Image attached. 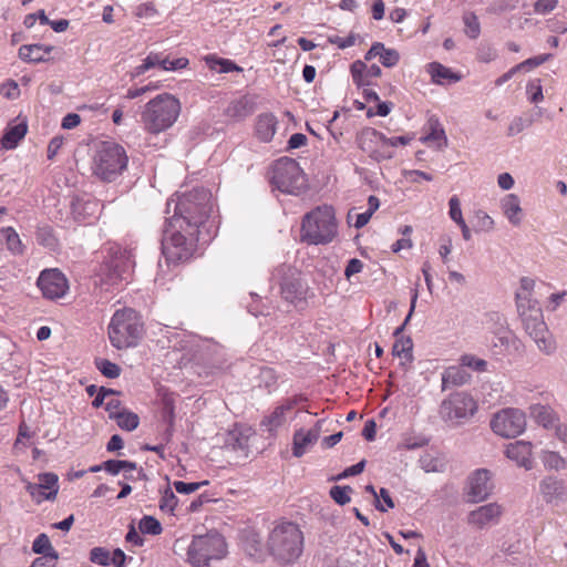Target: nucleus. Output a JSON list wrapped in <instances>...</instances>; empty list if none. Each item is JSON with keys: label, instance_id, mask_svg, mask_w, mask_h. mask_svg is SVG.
Masks as SVG:
<instances>
[{"label": "nucleus", "instance_id": "nucleus-1", "mask_svg": "<svg viewBox=\"0 0 567 567\" xmlns=\"http://www.w3.org/2000/svg\"><path fill=\"white\" fill-rule=\"evenodd\" d=\"M173 206V216L167 218L162 237V251L168 262L188 260L200 240L202 228L213 209L212 194L204 187H195L177 198L167 200L166 213Z\"/></svg>", "mask_w": 567, "mask_h": 567}, {"label": "nucleus", "instance_id": "nucleus-2", "mask_svg": "<svg viewBox=\"0 0 567 567\" xmlns=\"http://www.w3.org/2000/svg\"><path fill=\"white\" fill-rule=\"evenodd\" d=\"M267 548L279 564H293L303 551V534L297 524L281 522L269 533Z\"/></svg>", "mask_w": 567, "mask_h": 567}, {"label": "nucleus", "instance_id": "nucleus-3", "mask_svg": "<svg viewBox=\"0 0 567 567\" xmlns=\"http://www.w3.org/2000/svg\"><path fill=\"white\" fill-rule=\"evenodd\" d=\"M301 241L308 245H327L338 234V224L332 206H318L307 213L301 221Z\"/></svg>", "mask_w": 567, "mask_h": 567}, {"label": "nucleus", "instance_id": "nucleus-4", "mask_svg": "<svg viewBox=\"0 0 567 567\" xmlns=\"http://www.w3.org/2000/svg\"><path fill=\"white\" fill-rule=\"evenodd\" d=\"M179 113V100L169 93H162L145 104L141 118L145 128L156 134L173 126Z\"/></svg>", "mask_w": 567, "mask_h": 567}, {"label": "nucleus", "instance_id": "nucleus-5", "mask_svg": "<svg viewBox=\"0 0 567 567\" xmlns=\"http://www.w3.org/2000/svg\"><path fill=\"white\" fill-rule=\"evenodd\" d=\"M111 344L118 349L137 346L143 334V323L137 312L130 308L118 309L111 318L107 328Z\"/></svg>", "mask_w": 567, "mask_h": 567}, {"label": "nucleus", "instance_id": "nucleus-6", "mask_svg": "<svg viewBox=\"0 0 567 567\" xmlns=\"http://www.w3.org/2000/svg\"><path fill=\"white\" fill-rule=\"evenodd\" d=\"M128 156L125 148L113 142H102L93 158V172L104 182H113L127 168Z\"/></svg>", "mask_w": 567, "mask_h": 567}, {"label": "nucleus", "instance_id": "nucleus-7", "mask_svg": "<svg viewBox=\"0 0 567 567\" xmlns=\"http://www.w3.org/2000/svg\"><path fill=\"white\" fill-rule=\"evenodd\" d=\"M134 266L132 250L114 245L109 248L107 257L101 265L97 276L101 284L115 286L130 278Z\"/></svg>", "mask_w": 567, "mask_h": 567}, {"label": "nucleus", "instance_id": "nucleus-8", "mask_svg": "<svg viewBox=\"0 0 567 567\" xmlns=\"http://www.w3.org/2000/svg\"><path fill=\"white\" fill-rule=\"evenodd\" d=\"M270 183L281 193L291 195H298L307 188V178L299 163L286 156L274 163Z\"/></svg>", "mask_w": 567, "mask_h": 567}, {"label": "nucleus", "instance_id": "nucleus-9", "mask_svg": "<svg viewBox=\"0 0 567 567\" xmlns=\"http://www.w3.org/2000/svg\"><path fill=\"white\" fill-rule=\"evenodd\" d=\"M226 553L225 538L217 532H210L194 536L187 549V560L195 567H203L212 559H221Z\"/></svg>", "mask_w": 567, "mask_h": 567}, {"label": "nucleus", "instance_id": "nucleus-10", "mask_svg": "<svg viewBox=\"0 0 567 567\" xmlns=\"http://www.w3.org/2000/svg\"><path fill=\"white\" fill-rule=\"evenodd\" d=\"M477 402L464 391L451 393L441 402L439 414L442 421L451 425H461L477 411Z\"/></svg>", "mask_w": 567, "mask_h": 567}, {"label": "nucleus", "instance_id": "nucleus-11", "mask_svg": "<svg viewBox=\"0 0 567 567\" xmlns=\"http://www.w3.org/2000/svg\"><path fill=\"white\" fill-rule=\"evenodd\" d=\"M491 427L499 436L516 437L526 429V415L519 409H503L492 417Z\"/></svg>", "mask_w": 567, "mask_h": 567}, {"label": "nucleus", "instance_id": "nucleus-12", "mask_svg": "<svg viewBox=\"0 0 567 567\" xmlns=\"http://www.w3.org/2000/svg\"><path fill=\"white\" fill-rule=\"evenodd\" d=\"M496 327L493 330L492 350L495 354L515 353L523 348L520 340L508 328L506 318L497 312L491 315Z\"/></svg>", "mask_w": 567, "mask_h": 567}, {"label": "nucleus", "instance_id": "nucleus-13", "mask_svg": "<svg viewBox=\"0 0 567 567\" xmlns=\"http://www.w3.org/2000/svg\"><path fill=\"white\" fill-rule=\"evenodd\" d=\"M357 144L377 162L393 157V152L385 150V135L373 127L362 128L357 136Z\"/></svg>", "mask_w": 567, "mask_h": 567}, {"label": "nucleus", "instance_id": "nucleus-14", "mask_svg": "<svg viewBox=\"0 0 567 567\" xmlns=\"http://www.w3.org/2000/svg\"><path fill=\"white\" fill-rule=\"evenodd\" d=\"M37 285L43 297L51 300L62 298L69 289L65 276L58 269L41 271Z\"/></svg>", "mask_w": 567, "mask_h": 567}, {"label": "nucleus", "instance_id": "nucleus-15", "mask_svg": "<svg viewBox=\"0 0 567 567\" xmlns=\"http://www.w3.org/2000/svg\"><path fill=\"white\" fill-rule=\"evenodd\" d=\"M536 318L523 323L525 331L535 341L538 349L547 354L555 350V342L544 321L543 312L534 311Z\"/></svg>", "mask_w": 567, "mask_h": 567}, {"label": "nucleus", "instance_id": "nucleus-16", "mask_svg": "<svg viewBox=\"0 0 567 567\" xmlns=\"http://www.w3.org/2000/svg\"><path fill=\"white\" fill-rule=\"evenodd\" d=\"M493 491V484L491 482V473L485 468L476 470L468 477V491L471 502L480 503L485 501Z\"/></svg>", "mask_w": 567, "mask_h": 567}, {"label": "nucleus", "instance_id": "nucleus-17", "mask_svg": "<svg viewBox=\"0 0 567 567\" xmlns=\"http://www.w3.org/2000/svg\"><path fill=\"white\" fill-rule=\"evenodd\" d=\"M70 207L74 219L78 221H86L90 218H94L100 210L99 200L87 194L74 196Z\"/></svg>", "mask_w": 567, "mask_h": 567}, {"label": "nucleus", "instance_id": "nucleus-18", "mask_svg": "<svg viewBox=\"0 0 567 567\" xmlns=\"http://www.w3.org/2000/svg\"><path fill=\"white\" fill-rule=\"evenodd\" d=\"M501 514V506L496 503H489L472 511L467 516V522L477 528H484L488 524L497 523Z\"/></svg>", "mask_w": 567, "mask_h": 567}, {"label": "nucleus", "instance_id": "nucleus-19", "mask_svg": "<svg viewBox=\"0 0 567 567\" xmlns=\"http://www.w3.org/2000/svg\"><path fill=\"white\" fill-rule=\"evenodd\" d=\"M350 72L353 83L358 87L369 86L371 84L369 79L379 78L382 74V70L378 64L367 65L361 60H357L350 65Z\"/></svg>", "mask_w": 567, "mask_h": 567}, {"label": "nucleus", "instance_id": "nucleus-20", "mask_svg": "<svg viewBox=\"0 0 567 567\" xmlns=\"http://www.w3.org/2000/svg\"><path fill=\"white\" fill-rule=\"evenodd\" d=\"M297 403L298 399H288L285 403L275 408L268 416H265L260 426L270 434H275L276 431L285 423L286 412L292 410Z\"/></svg>", "mask_w": 567, "mask_h": 567}, {"label": "nucleus", "instance_id": "nucleus-21", "mask_svg": "<svg viewBox=\"0 0 567 567\" xmlns=\"http://www.w3.org/2000/svg\"><path fill=\"white\" fill-rule=\"evenodd\" d=\"M280 290L282 297L289 302L301 300L305 293V289L299 276L295 270L291 269H288V272L282 277L280 282Z\"/></svg>", "mask_w": 567, "mask_h": 567}, {"label": "nucleus", "instance_id": "nucleus-22", "mask_svg": "<svg viewBox=\"0 0 567 567\" xmlns=\"http://www.w3.org/2000/svg\"><path fill=\"white\" fill-rule=\"evenodd\" d=\"M506 456L516 462L518 466L530 470L533 467L532 443L527 441H516L506 447Z\"/></svg>", "mask_w": 567, "mask_h": 567}, {"label": "nucleus", "instance_id": "nucleus-23", "mask_svg": "<svg viewBox=\"0 0 567 567\" xmlns=\"http://www.w3.org/2000/svg\"><path fill=\"white\" fill-rule=\"evenodd\" d=\"M539 491L546 503H557L566 494V484L555 476H546L539 483Z\"/></svg>", "mask_w": 567, "mask_h": 567}, {"label": "nucleus", "instance_id": "nucleus-24", "mask_svg": "<svg viewBox=\"0 0 567 567\" xmlns=\"http://www.w3.org/2000/svg\"><path fill=\"white\" fill-rule=\"evenodd\" d=\"M53 50L51 45H43L40 43L24 44L19 48L18 55L24 62L40 63L45 62L47 55Z\"/></svg>", "mask_w": 567, "mask_h": 567}, {"label": "nucleus", "instance_id": "nucleus-25", "mask_svg": "<svg viewBox=\"0 0 567 567\" xmlns=\"http://www.w3.org/2000/svg\"><path fill=\"white\" fill-rule=\"evenodd\" d=\"M318 441V433L316 431H309L299 429L293 433L292 437V455L295 457H301L306 454L308 449Z\"/></svg>", "mask_w": 567, "mask_h": 567}, {"label": "nucleus", "instance_id": "nucleus-26", "mask_svg": "<svg viewBox=\"0 0 567 567\" xmlns=\"http://www.w3.org/2000/svg\"><path fill=\"white\" fill-rule=\"evenodd\" d=\"M530 417L535 420L536 423L544 426L545 429H554L556 423L559 421L557 414L554 410L544 404H532L529 406Z\"/></svg>", "mask_w": 567, "mask_h": 567}, {"label": "nucleus", "instance_id": "nucleus-27", "mask_svg": "<svg viewBox=\"0 0 567 567\" xmlns=\"http://www.w3.org/2000/svg\"><path fill=\"white\" fill-rule=\"evenodd\" d=\"M278 120L272 113L258 115L256 122V134L262 142H270L277 131Z\"/></svg>", "mask_w": 567, "mask_h": 567}, {"label": "nucleus", "instance_id": "nucleus-28", "mask_svg": "<svg viewBox=\"0 0 567 567\" xmlns=\"http://www.w3.org/2000/svg\"><path fill=\"white\" fill-rule=\"evenodd\" d=\"M427 72L431 75L433 83L443 85L445 82L456 83L462 76L453 72L450 68H446L440 62H431L427 64Z\"/></svg>", "mask_w": 567, "mask_h": 567}, {"label": "nucleus", "instance_id": "nucleus-29", "mask_svg": "<svg viewBox=\"0 0 567 567\" xmlns=\"http://www.w3.org/2000/svg\"><path fill=\"white\" fill-rule=\"evenodd\" d=\"M254 112V103L248 96H240L228 103L225 109L226 116L234 120H243Z\"/></svg>", "mask_w": 567, "mask_h": 567}, {"label": "nucleus", "instance_id": "nucleus-30", "mask_svg": "<svg viewBox=\"0 0 567 567\" xmlns=\"http://www.w3.org/2000/svg\"><path fill=\"white\" fill-rule=\"evenodd\" d=\"M427 133L420 138L422 143L436 142V148L442 150L447 145V137L443 126L436 116H431L427 121Z\"/></svg>", "mask_w": 567, "mask_h": 567}, {"label": "nucleus", "instance_id": "nucleus-31", "mask_svg": "<svg viewBox=\"0 0 567 567\" xmlns=\"http://www.w3.org/2000/svg\"><path fill=\"white\" fill-rule=\"evenodd\" d=\"M28 132V124L22 121L18 124H10L4 131L1 138V145L6 150H13L18 146L19 142L25 136Z\"/></svg>", "mask_w": 567, "mask_h": 567}, {"label": "nucleus", "instance_id": "nucleus-32", "mask_svg": "<svg viewBox=\"0 0 567 567\" xmlns=\"http://www.w3.org/2000/svg\"><path fill=\"white\" fill-rule=\"evenodd\" d=\"M501 208L512 225L518 226L522 223V207L517 195H506L501 200Z\"/></svg>", "mask_w": 567, "mask_h": 567}, {"label": "nucleus", "instance_id": "nucleus-33", "mask_svg": "<svg viewBox=\"0 0 567 567\" xmlns=\"http://www.w3.org/2000/svg\"><path fill=\"white\" fill-rule=\"evenodd\" d=\"M516 307L522 323L528 319L536 318L534 311L543 312L536 299H527L524 295H516Z\"/></svg>", "mask_w": 567, "mask_h": 567}, {"label": "nucleus", "instance_id": "nucleus-34", "mask_svg": "<svg viewBox=\"0 0 567 567\" xmlns=\"http://www.w3.org/2000/svg\"><path fill=\"white\" fill-rule=\"evenodd\" d=\"M470 379V374L464 370L451 367L442 373V390L445 391L450 386H458L465 384Z\"/></svg>", "mask_w": 567, "mask_h": 567}, {"label": "nucleus", "instance_id": "nucleus-35", "mask_svg": "<svg viewBox=\"0 0 567 567\" xmlns=\"http://www.w3.org/2000/svg\"><path fill=\"white\" fill-rule=\"evenodd\" d=\"M39 486L44 492L47 501H54L59 492V477L55 473L45 472L39 474Z\"/></svg>", "mask_w": 567, "mask_h": 567}, {"label": "nucleus", "instance_id": "nucleus-36", "mask_svg": "<svg viewBox=\"0 0 567 567\" xmlns=\"http://www.w3.org/2000/svg\"><path fill=\"white\" fill-rule=\"evenodd\" d=\"M392 354L402 359L401 364L413 362V342L410 337L398 338L392 347Z\"/></svg>", "mask_w": 567, "mask_h": 567}, {"label": "nucleus", "instance_id": "nucleus-37", "mask_svg": "<svg viewBox=\"0 0 567 567\" xmlns=\"http://www.w3.org/2000/svg\"><path fill=\"white\" fill-rule=\"evenodd\" d=\"M205 62L207 66L217 71L218 73H230V72H241L243 68L237 65L234 61L229 59L218 58L216 55H207L205 58Z\"/></svg>", "mask_w": 567, "mask_h": 567}, {"label": "nucleus", "instance_id": "nucleus-38", "mask_svg": "<svg viewBox=\"0 0 567 567\" xmlns=\"http://www.w3.org/2000/svg\"><path fill=\"white\" fill-rule=\"evenodd\" d=\"M110 419L115 420L117 425L122 430H125L128 432L137 429V426L140 424L138 415L136 413L127 411V410H122L121 412L112 413V415H110Z\"/></svg>", "mask_w": 567, "mask_h": 567}, {"label": "nucleus", "instance_id": "nucleus-39", "mask_svg": "<svg viewBox=\"0 0 567 567\" xmlns=\"http://www.w3.org/2000/svg\"><path fill=\"white\" fill-rule=\"evenodd\" d=\"M1 233L4 234L7 249L13 255H22L24 251V246L14 228H2Z\"/></svg>", "mask_w": 567, "mask_h": 567}, {"label": "nucleus", "instance_id": "nucleus-40", "mask_svg": "<svg viewBox=\"0 0 567 567\" xmlns=\"http://www.w3.org/2000/svg\"><path fill=\"white\" fill-rule=\"evenodd\" d=\"M533 123H534V118L529 114L515 116L508 125L507 136H509V137L516 136L517 134L522 133L526 128L530 127L533 125Z\"/></svg>", "mask_w": 567, "mask_h": 567}, {"label": "nucleus", "instance_id": "nucleus-41", "mask_svg": "<svg viewBox=\"0 0 567 567\" xmlns=\"http://www.w3.org/2000/svg\"><path fill=\"white\" fill-rule=\"evenodd\" d=\"M96 369L109 379L118 378L121 374V367L107 359L97 358L94 361Z\"/></svg>", "mask_w": 567, "mask_h": 567}, {"label": "nucleus", "instance_id": "nucleus-42", "mask_svg": "<svg viewBox=\"0 0 567 567\" xmlns=\"http://www.w3.org/2000/svg\"><path fill=\"white\" fill-rule=\"evenodd\" d=\"M464 32L470 39H477L481 34V24L474 12H465L463 16Z\"/></svg>", "mask_w": 567, "mask_h": 567}, {"label": "nucleus", "instance_id": "nucleus-43", "mask_svg": "<svg viewBox=\"0 0 567 567\" xmlns=\"http://www.w3.org/2000/svg\"><path fill=\"white\" fill-rule=\"evenodd\" d=\"M142 534L159 535L163 530L161 523L154 516L145 515L138 523Z\"/></svg>", "mask_w": 567, "mask_h": 567}, {"label": "nucleus", "instance_id": "nucleus-44", "mask_svg": "<svg viewBox=\"0 0 567 567\" xmlns=\"http://www.w3.org/2000/svg\"><path fill=\"white\" fill-rule=\"evenodd\" d=\"M352 492H353V488L351 486L333 485L330 488L329 495L338 505L343 506L351 501L350 493H352Z\"/></svg>", "mask_w": 567, "mask_h": 567}, {"label": "nucleus", "instance_id": "nucleus-45", "mask_svg": "<svg viewBox=\"0 0 567 567\" xmlns=\"http://www.w3.org/2000/svg\"><path fill=\"white\" fill-rule=\"evenodd\" d=\"M544 466L548 470L559 471L565 468L566 461L557 452H545L543 457Z\"/></svg>", "mask_w": 567, "mask_h": 567}, {"label": "nucleus", "instance_id": "nucleus-46", "mask_svg": "<svg viewBox=\"0 0 567 567\" xmlns=\"http://www.w3.org/2000/svg\"><path fill=\"white\" fill-rule=\"evenodd\" d=\"M32 550L39 555H49L52 550H55L50 542V538L47 534H39L32 544Z\"/></svg>", "mask_w": 567, "mask_h": 567}, {"label": "nucleus", "instance_id": "nucleus-47", "mask_svg": "<svg viewBox=\"0 0 567 567\" xmlns=\"http://www.w3.org/2000/svg\"><path fill=\"white\" fill-rule=\"evenodd\" d=\"M475 219H476V223L474 226L475 231L488 233L494 229V226H495L494 219L484 210H477L475 213Z\"/></svg>", "mask_w": 567, "mask_h": 567}, {"label": "nucleus", "instance_id": "nucleus-48", "mask_svg": "<svg viewBox=\"0 0 567 567\" xmlns=\"http://www.w3.org/2000/svg\"><path fill=\"white\" fill-rule=\"evenodd\" d=\"M177 504L178 498L176 497L172 488L167 486L162 493L159 508L164 512L173 513Z\"/></svg>", "mask_w": 567, "mask_h": 567}, {"label": "nucleus", "instance_id": "nucleus-49", "mask_svg": "<svg viewBox=\"0 0 567 567\" xmlns=\"http://www.w3.org/2000/svg\"><path fill=\"white\" fill-rule=\"evenodd\" d=\"M379 60L383 66L393 68L400 61V53L395 49L385 48L383 44V50L380 51Z\"/></svg>", "mask_w": 567, "mask_h": 567}, {"label": "nucleus", "instance_id": "nucleus-50", "mask_svg": "<svg viewBox=\"0 0 567 567\" xmlns=\"http://www.w3.org/2000/svg\"><path fill=\"white\" fill-rule=\"evenodd\" d=\"M463 367L473 369L474 371L484 372L487 368V362L473 354H464L460 359Z\"/></svg>", "mask_w": 567, "mask_h": 567}, {"label": "nucleus", "instance_id": "nucleus-51", "mask_svg": "<svg viewBox=\"0 0 567 567\" xmlns=\"http://www.w3.org/2000/svg\"><path fill=\"white\" fill-rule=\"evenodd\" d=\"M90 560L101 566L111 565L110 551L104 547H94L90 551Z\"/></svg>", "mask_w": 567, "mask_h": 567}, {"label": "nucleus", "instance_id": "nucleus-52", "mask_svg": "<svg viewBox=\"0 0 567 567\" xmlns=\"http://www.w3.org/2000/svg\"><path fill=\"white\" fill-rule=\"evenodd\" d=\"M497 55V50L487 43H481L476 52V59L483 63H489L494 61Z\"/></svg>", "mask_w": 567, "mask_h": 567}, {"label": "nucleus", "instance_id": "nucleus-53", "mask_svg": "<svg viewBox=\"0 0 567 567\" xmlns=\"http://www.w3.org/2000/svg\"><path fill=\"white\" fill-rule=\"evenodd\" d=\"M526 93L528 94V100L532 103L540 102L544 99L540 80L535 79L529 81L526 85Z\"/></svg>", "mask_w": 567, "mask_h": 567}, {"label": "nucleus", "instance_id": "nucleus-54", "mask_svg": "<svg viewBox=\"0 0 567 567\" xmlns=\"http://www.w3.org/2000/svg\"><path fill=\"white\" fill-rule=\"evenodd\" d=\"M208 481L203 482H183V481H176L174 482V487L177 493L179 494H192L199 489L202 486L207 485Z\"/></svg>", "mask_w": 567, "mask_h": 567}, {"label": "nucleus", "instance_id": "nucleus-55", "mask_svg": "<svg viewBox=\"0 0 567 567\" xmlns=\"http://www.w3.org/2000/svg\"><path fill=\"white\" fill-rule=\"evenodd\" d=\"M449 215L450 218L456 224H463L464 218L461 209V202L456 195L452 196L449 200Z\"/></svg>", "mask_w": 567, "mask_h": 567}, {"label": "nucleus", "instance_id": "nucleus-56", "mask_svg": "<svg viewBox=\"0 0 567 567\" xmlns=\"http://www.w3.org/2000/svg\"><path fill=\"white\" fill-rule=\"evenodd\" d=\"M550 58H551V54H549V53L533 56V58H529V59L516 64V69H519V71L532 70L536 66L542 65L543 63L548 61Z\"/></svg>", "mask_w": 567, "mask_h": 567}, {"label": "nucleus", "instance_id": "nucleus-57", "mask_svg": "<svg viewBox=\"0 0 567 567\" xmlns=\"http://www.w3.org/2000/svg\"><path fill=\"white\" fill-rule=\"evenodd\" d=\"M259 379L260 382L265 385V388L270 390L277 384L278 377L272 368L262 367L260 369Z\"/></svg>", "mask_w": 567, "mask_h": 567}, {"label": "nucleus", "instance_id": "nucleus-58", "mask_svg": "<svg viewBox=\"0 0 567 567\" xmlns=\"http://www.w3.org/2000/svg\"><path fill=\"white\" fill-rule=\"evenodd\" d=\"M37 239L39 244L45 247H54L56 239L52 234V229L49 226L41 227L37 231Z\"/></svg>", "mask_w": 567, "mask_h": 567}, {"label": "nucleus", "instance_id": "nucleus-59", "mask_svg": "<svg viewBox=\"0 0 567 567\" xmlns=\"http://www.w3.org/2000/svg\"><path fill=\"white\" fill-rule=\"evenodd\" d=\"M59 559V553L52 550L49 555H41L35 558L30 567H55Z\"/></svg>", "mask_w": 567, "mask_h": 567}, {"label": "nucleus", "instance_id": "nucleus-60", "mask_svg": "<svg viewBox=\"0 0 567 567\" xmlns=\"http://www.w3.org/2000/svg\"><path fill=\"white\" fill-rule=\"evenodd\" d=\"M328 41L331 43V44H334L337 45L339 49L343 50V49H347V48H350L352 45L355 44V41H357V34L354 33H350L348 37L346 38H341L339 35H331L328 38Z\"/></svg>", "mask_w": 567, "mask_h": 567}, {"label": "nucleus", "instance_id": "nucleus-61", "mask_svg": "<svg viewBox=\"0 0 567 567\" xmlns=\"http://www.w3.org/2000/svg\"><path fill=\"white\" fill-rule=\"evenodd\" d=\"M155 68L154 65V61H153V55H152V52L143 60L142 64L135 66L132 71H131V78L132 79H136L138 76H141L142 74H144L146 71L151 70Z\"/></svg>", "mask_w": 567, "mask_h": 567}, {"label": "nucleus", "instance_id": "nucleus-62", "mask_svg": "<svg viewBox=\"0 0 567 567\" xmlns=\"http://www.w3.org/2000/svg\"><path fill=\"white\" fill-rule=\"evenodd\" d=\"M120 391L114 389L101 386L94 400L92 401V406L97 409L101 408L104 403V400L107 399V395H118Z\"/></svg>", "mask_w": 567, "mask_h": 567}, {"label": "nucleus", "instance_id": "nucleus-63", "mask_svg": "<svg viewBox=\"0 0 567 567\" xmlns=\"http://www.w3.org/2000/svg\"><path fill=\"white\" fill-rule=\"evenodd\" d=\"M25 489L35 503L40 504L43 501H47V497H44V492L39 486V483L37 484L28 482L25 485Z\"/></svg>", "mask_w": 567, "mask_h": 567}, {"label": "nucleus", "instance_id": "nucleus-64", "mask_svg": "<svg viewBox=\"0 0 567 567\" xmlns=\"http://www.w3.org/2000/svg\"><path fill=\"white\" fill-rule=\"evenodd\" d=\"M413 140V136L410 135H401V136H394V137H386L385 136V150L392 151V147H396L399 145H408Z\"/></svg>", "mask_w": 567, "mask_h": 567}]
</instances>
